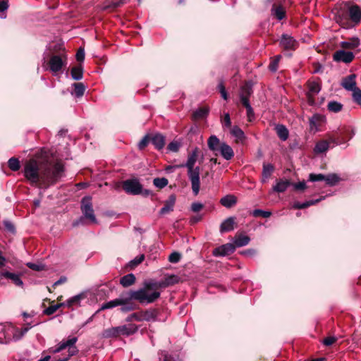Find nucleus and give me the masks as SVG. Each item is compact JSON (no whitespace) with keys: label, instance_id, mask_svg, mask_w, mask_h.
<instances>
[{"label":"nucleus","instance_id":"1","mask_svg":"<svg viewBox=\"0 0 361 361\" xmlns=\"http://www.w3.org/2000/svg\"><path fill=\"white\" fill-rule=\"evenodd\" d=\"M63 171L60 161L52 163L48 152L42 151L25 163L23 173L31 185L47 189L62 177Z\"/></svg>","mask_w":361,"mask_h":361},{"label":"nucleus","instance_id":"2","mask_svg":"<svg viewBox=\"0 0 361 361\" xmlns=\"http://www.w3.org/2000/svg\"><path fill=\"white\" fill-rule=\"evenodd\" d=\"M174 276L166 278L164 281H146L143 287L136 290H130L128 293L130 299L138 301L141 304H150L156 301L160 297L159 289L166 288L173 284Z\"/></svg>","mask_w":361,"mask_h":361},{"label":"nucleus","instance_id":"3","mask_svg":"<svg viewBox=\"0 0 361 361\" xmlns=\"http://www.w3.org/2000/svg\"><path fill=\"white\" fill-rule=\"evenodd\" d=\"M77 341L76 337H71L50 348L49 353L56 355L52 361H68L72 356L76 355L78 352L75 345Z\"/></svg>","mask_w":361,"mask_h":361},{"label":"nucleus","instance_id":"4","mask_svg":"<svg viewBox=\"0 0 361 361\" xmlns=\"http://www.w3.org/2000/svg\"><path fill=\"white\" fill-rule=\"evenodd\" d=\"M197 159V150H194L189 154L185 164V166L188 168V175L192 185V190L195 195L199 193L200 188V168L198 166L194 168Z\"/></svg>","mask_w":361,"mask_h":361},{"label":"nucleus","instance_id":"5","mask_svg":"<svg viewBox=\"0 0 361 361\" xmlns=\"http://www.w3.org/2000/svg\"><path fill=\"white\" fill-rule=\"evenodd\" d=\"M67 64V56L65 54L53 55L50 57L47 65L49 71L56 75Z\"/></svg>","mask_w":361,"mask_h":361},{"label":"nucleus","instance_id":"6","mask_svg":"<svg viewBox=\"0 0 361 361\" xmlns=\"http://www.w3.org/2000/svg\"><path fill=\"white\" fill-rule=\"evenodd\" d=\"M81 210L84 216L92 224H97V219L92 208V198L89 196L84 197L81 201Z\"/></svg>","mask_w":361,"mask_h":361},{"label":"nucleus","instance_id":"7","mask_svg":"<svg viewBox=\"0 0 361 361\" xmlns=\"http://www.w3.org/2000/svg\"><path fill=\"white\" fill-rule=\"evenodd\" d=\"M157 317V311L149 309L145 311L133 313L128 318V321L136 320L137 322L155 320Z\"/></svg>","mask_w":361,"mask_h":361},{"label":"nucleus","instance_id":"8","mask_svg":"<svg viewBox=\"0 0 361 361\" xmlns=\"http://www.w3.org/2000/svg\"><path fill=\"white\" fill-rule=\"evenodd\" d=\"M308 91L307 92V102L310 106L315 104L314 97L321 90V81L319 79L316 80H309L307 82Z\"/></svg>","mask_w":361,"mask_h":361},{"label":"nucleus","instance_id":"9","mask_svg":"<svg viewBox=\"0 0 361 361\" xmlns=\"http://www.w3.org/2000/svg\"><path fill=\"white\" fill-rule=\"evenodd\" d=\"M349 130L346 128H338L337 130L334 131L327 135V138L334 145L345 143L347 141L345 134L348 133Z\"/></svg>","mask_w":361,"mask_h":361},{"label":"nucleus","instance_id":"10","mask_svg":"<svg viewBox=\"0 0 361 361\" xmlns=\"http://www.w3.org/2000/svg\"><path fill=\"white\" fill-rule=\"evenodd\" d=\"M123 189L128 194L139 195L142 193V186L136 179L126 180L123 182Z\"/></svg>","mask_w":361,"mask_h":361},{"label":"nucleus","instance_id":"11","mask_svg":"<svg viewBox=\"0 0 361 361\" xmlns=\"http://www.w3.org/2000/svg\"><path fill=\"white\" fill-rule=\"evenodd\" d=\"M309 121L310 130L316 133L320 130V127L325 123L326 118L323 115L315 114L310 118Z\"/></svg>","mask_w":361,"mask_h":361},{"label":"nucleus","instance_id":"12","mask_svg":"<svg viewBox=\"0 0 361 361\" xmlns=\"http://www.w3.org/2000/svg\"><path fill=\"white\" fill-rule=\"evenodd\" d=\"M354 54L351 51H345V50H338L334 52L333 59L337 62L350 63L354 59Z\"/></svg>","mask_w":361,"mask_h":361},{"label":"nucleus","instance_id":"13","mask_svg":"<svg viewBox=\"0 0 361 361\" xmlns=\"http://www.w3.org/2000/svg\"><path fill=\"white\" fill-rule=\"evenodd\" d=\"M235 248L233 244L227 243L215 248L213 250L214 256H226L232 254Z\"/></svg>","mask_w":361,"mask_h":361},{"label":"nucleus","instance_id":"14","mask_svg":"<svg viewBox=\"0 0 361 361\" xmlns=\"http://www.w3.org/2000/svg\"><path fill=\"white\" fill-rule=\"evenodd\" d=\"M280 46L286 50L295 49L297 46V42L291 36L283 34L280 40Z\"/></svg>","mask_w":361,"mask_h":361},{"label":"nucleus","instance_id":"15","mask_svg":"<svg viewBox=\"0 0 361 361\" xmlns=\"http://www.w3.org/2000/svg\"><path fill=\"white\" fill-rule=\"evenodd\" d=\"M176 202V196L171 195L164 202V207L160 209L159 213L161 215L168 214L173 210Z\"/></svg>","mask_w":361,"mask_h":361},{"label":"nucleus","instance_id":"16","mask_svg":"<svg viewBox=\"0 0 361 361\" xmlns=\"http://www.w3.org/2000/svg\"><path fill=\"white\" fill-rule=\"evenodd\" d=\"M121 336H128L134 334L138 330V326L135 324H128L118 326Z\"/></svg>","mask_w":361,"mask_h":361},{"label":"nucleus","instance_id":"17","mask_svg":"<svg viewBox=\"0 0 361 361\" xmlns=\"http://www.w3.org/2000/svg\"><path fill=\"white\" fill-rule=\"evenodd\" d=\"M355 75L351 74L348 77L343 78L342 81V86L348 91H352L355 90L356 87V82H355Z\"/></svg>","mask_w":361,"mask_h":361},{"label":"nucleus","instance_id":"18","mask_svg":"<svg viewBox=\"0 0 361 361\" xmlns=\"http://www.w3.org/2000/svg\"><path fill=\"white\" fill-rule=\"evenodd\" d=\"M235 225V218L229 217L224 220L220 226V232L225 233L233 231Z\"/></svg>","mask_w":361,"mask_h":361},{"label":"nucleus","instance_id":"19","mask_svg":"<svg viewBox=\"0 0 361 361\" xmlns=\"http://www.w3.org/2000/svg\"><path fill=\"white\" fill-rule=\"evenodd\" d=\"M219 151H220L221 156L226 160L231 159L234 156L233 149L225 142L221 144Z\"/></svg>","mask_w":361,"mask_h":361},{"label":"nucleus","instance_id":"20","mask_svg":"<svg viewBox=\"0 0 361 361\" xmlns=\"http://www.w3.org/2000/svg\"><path fill=\"white\" fill-rule=\"evenodd\" d=\"M360 44L358 37H352L347 41H343L340 43V47L343 49H354L357 48Z\"/></svg>","mask_w":361,"mask_h":361},{"label":"nucleus","instance_id":"21","mask_svg":"<svg viewBox=\"0 0 361 361\" xmlns=\"http://www.w3.org/2000/svg\"><path fill=\"white\" fill-rule=\"evenodd\" d=\"M349 16L352 21L357 23L361 20V8L357 5L349 7Z\"/></svg>","mask_w":361,"mask_h":361},{"label":"nucleus","instance_id":"22","mask_svg":"<svg viewBox=\"0 0 361 361\" xmlns=\"http://www.w3.org/2000/svg\"><path fill=\"white\" fill-rule=\"evenodd\" d=\"M230 133L235 138L236 143H243L245 140L244 132L238 126L231 128Z\"/></svg>","mask_w":361,"mask_h":361},{"label":"nucleus","instance_id":"23","mask_svg":"<svg viewBox=\"0 0 361 361\" xmlns=\"http://www.w3.org/2000/svg\"><path fill=\"white\" fill-rule=\"evenodd\" d=\"M128 302V299L116 298L115 300L107 302L102 305L99 310L111 309L120 305H125Z\"/></svg>","mask_w":361,"mask_h":361},{"label":"nucleus","instance_id":"24","mask_svg":"<svg viewBox=\"0 0 361 361\" xmlns=\"http://www.w3.org/2000/svg\"><path fill=\"white\" fill-rule=\"evenodd\" d=\"M221 144V143L220 142L219 139L216 135H211L208 138V147L211 151L214 152L219 151Z\"/></svg>","mask_w":361,"mask_h":361},{"label":"nucleus","instance_id":"25","mask_svg":"<svg viewBox=\"0 0 361 361\" xmlns=\"http://www.w3.org/2000/svg\"><path fill=\"white\" fill-rule=\"evenodd\" d=\"M331 144L332 143L329 141V138L327 140H320L316 144L314 152L316 153H323L330 147Z\"/></svg>","mask_w":361,"mask_h":361},{"label":"nucleus","instance_id":"26","mask_svg":"<svg viewBox=\"0 0 361 361\" xmlns=\"http://www.w3.org/2000/svg\"><path fill=\"white\" fill-rule=\"evenodd\" d=\"M252 94V87L249 83H245L241 88L240 91V101L242 104H244V99L249 102V97Z\"/></svg>","mask_w":361,"mask_h":361},{"label":"nucleus","instance_id":"27","mask_svg":"<svg viewBox=\"0 0 361 361\" xmlns=\"http://www.w3.org/2000/svg\"><path fill=\"white\" fill-rule=\"evenodd\" d=\"M3 276L6 279H10L17 286H22L23 284L18 274L6 271L3 274Z\"/></svg>","mask_w":361,"mask_h":361},{"label":"nucleus","instance_id":"28","mask_svg":"<svg viewBox=\"0 0 361 361\" xmlns=\"http://www.w3.org/2000/svg\"><path fill=\"white\" fill-rule=\"evenodd\" d=\"M250 242V238L245 235H236L234 240L233 245L235 247H243L247 245Z\"/></svg>","mask_w":361,"mask_h":361},{"label":"nucleus","instance_id":"29","mask_svg":"<svg viewBox=\"0 0 361 361\" xmlns=\"http://www.w3.org/2000/svg\"><path fill=\"white\" fill-rule=\"evenodd\" d=\"M237 202V198L234 196V195H228L224 197H222L220 200V203L227 207V208H230L231 207H233V205H235Z\"/></svg>","mask_w":361,"mask_h":361},{"label":"nucleus","instance_id":"30","mask_svg":"<svg viewBox=\"0 0 361 361\" xmlns=\"http://www.w3.org/2000/svg\"><path fill=\"white\" fill-rule=\"evenodd\" d=\"M290 185V182L287 180L280 179L273 187V190L277 192H283L286 190L287 188Z\"/></svg>","mask_w":361,"mask_h":361},{"label":"nucleus","instance_id":"31","mask_svg":"<svg viewBox=\"0 0 361 361\" xmlns=\"http://www.w3.org/2000/svg\"><path fill=\"white\" fill-rule=\"evenodd\" d=\"M276 134L279 137L285 141L288 138L289 133L286 127L283 125H277L275 128Z\"/></svg>","mask_w":361,"mask_h":361},{"label":"nucleus","instance_id":"32","mask_svg":"<svg viewBox=\"0 0 361 361\" xmlns=\"http://www.w3.org/2000/svg\"><path fill=\"white\" fill-rule=\"evenodd\" d=\"M151 140L154 147L158 149H162L165 145V138L161 134L154 135Z\"/></svg>","mask_w":361,"mask_h":361},{"label":"nucleus","instance_id":"33","mask_svg":"<svg viewBox=\"0 0 361 361\" xmlns=\"http://www.w3.org/2000/svg\"><path fill=\"white\" fill-rule=\"evenodd\" d=\"M341 180V178L336 173H330L325 176V182L326 184L329 186H334L337 185Z\"/></svg>","mask_w":361,"mask_h":361},{"label":"nucleus","instance_id":"34","mask_svg":"<svg viewBox=\"0 0 361 361\" xmlns=\"http://www.w3.org/2000/svg\"><path fill=\"white\" fill-rule=\"evenodd\" d=\"M31 328L30 324L21 329H12L13 336L15 340L21 338Z\"/></svg>","mask_w":361,"mask_h":361},{"label":"nucleus","instance_id":"35","mask_svg":"<svg viewBox=\"0 0 361 361\" xmlns=\"http://www.w3.org/2000/svg\"><path fill=\"white\" fill-rule=\"evenodd\" d=\"M135 282V276L133 274L125 275L120 279V283L123 287H129L134 284Z\"/></svg>","mask_w":361,"mask_h":361},{"label":"nucleus","instance_id":"36","mask_svg":"<svg viewBox=\"0 0 361 361\" xmlns=\"http://www.w3.org/2000/svg\"><path fill=\"white\" fill-rule=\"evenodd\" d=\"M102 335H103V337H104V338H114V337H118V336H121L118 326L111 327V328L105 329L103 331Z\"/></svg>","mask_w":361,"mask_h":361},{"label":"nucleus","instance_id":"37","mask_svg":"<svg viewBox=\"0 0 361 361\" xmlns=\"http://www.w3.org/2000/svg\"><path fill=\"white\" fill-rule=\"evenodd\" d=\"M274 166L273 165L268 164H264L263 165V170H262V181L265 182L267 179H268L271 175L272 174L274 171Z\"/></svg>","mask_w":361,"mask_h":361},{"label":"nucleus","instance_id":"38","mask_svg":"<svg viewBox=\"0 0 361 361\" xmlns=\"http://www.w3.org/2000/svg\"><path fill=\"white\" fill-rule=\"evenodd\" d=\"M208 112H209V109L207 108H205V107L200 108L193 113V114H192L193 118L195 120L202 119L207 116V115L208 114Z\"/></svg>","mask_w":361,"mask_h":361},{"label":"nucleus","instance_id":"39","mask_svg":"<svg viewBox=\"0 0 361 361\" xmlns=\"http://www.w3.org/2000/svg\"><path fill=\"white\" fill-rule=\"evenodd\" d=\"M74 91L73 94L77 97H80L84 94L85 87L82 82H77L73 84Z\"/></svg>","mask_w":361,"mask_h":361},{"label":"nucleus","instance_id":"40","mask_svg":"<svg viewBox=\"0 0 361 361\" xmlns=\"http://www.w3.org/2000/svg\"><path fill=\"white\" fill-rule=\"evenodd\" d=\"M71 76L75 80H79L82 78V68L80 66H74L71 69Z\"/></svg>","mask_w":361,"mask_h":361},{"label":"nucleus","instance_id":"41","mask_svg":"<svg viewBox=\"0 0 361 361\" xmlns=\"http://www.w3.org/2000/svg\"><path fill=\"white\" fill-rule=\"evenodd\" d=\"M320 201V199H318V200H310V201H307L304 203H300V202H296L293 204V207L294 209H305V208H307L311 205H313V204H317V202H319Z\"/></svg>","mask_w":361,"mask_h":361},{"label":"nucleus","instance_id":"42","mask_svg":"<svg viewBox=\"0 0 361 361\" xmlns=\"http://www.w3.org/2000/svg\"><path fill=\"white\" fill-rule=\"evenodd\" d=\"M272 14L278 20H282L285 17V11L282 6H274L272 8Z\"/></svg>","mask_w":361,"mask_h":361},{"label":"nucleus","instance_id":"43","mask_svg":"<svg viewBox=\"0 0 361 361\" xmlns=\"http://www.w3.org/2000/svg\"><path fill=\"white\" fill-rule=\"evenodd\" d=\"M9 169L13 171H16L20 169V161L17 158L12 157L8 161Z\"/></svg>","mask_w":361,"mask_h":361},{"label":"nucleus","instance_id":"44","mask_svg":"<svg viewBox=\"0 0 361 361\" xmlns=\"http://www.w3.org/2000/svg\"><path fill=\"white\" fill-rule=\"evenodd\" d=\"M327 107L330 111L337 113V112H339L340 111H341L343 105L338 102L334 101V102H330L328 104Z\"/></svg>","mask_w":361,"mask_h":361},{"label":"nucleus","instance_id":"45","mask_svg":"<svg viewBox=\"0 0 361 361\" xmlns=\"http://www.w3.org/2000/svg\"><path fill=\"white\" fill-rule=\"evenodd\" d=\"M127 0H112L110 2L106 3L105 8H116L125 4Z\"/></svg>","mask_w":361,"mask_h":361},{"label":"nucleus","instance_id":"46","mask_svg":"<svg viewBox=\"0 0 361 361\" xmlns=\"http://www.w3.org/2000/svg\"><path fill=\"white\" fill-rule=\"evenodd\" d=\"M244 100V104H242L246 108L248 121H252V119L255 118L254 111L252 106H250L249 102H247L245 99Z\"/></svg>","mask_w":361,"mask_h":361},{"label":"nucleus","instance_id":"47","mask_svg":"<svg viewBox=\"0 0 361 361\" xmlns=\"http://www.w3.org/2000/svg\"><path fill=\"white\" fill-rule=\"evenodd\" d=\"M168 180L166 178H156L153 180L154 185L158 188H164L168 185Z\"/></svg>","mask_w":361,"mask_h":361},{"label":"nucleus","instance_id":"48","mask_svg":"<svg viewBox=\"0 0 361 361\" xmlns=\"http://www.w3.org/2000/svg\"><path fill=\"white\" fill-rule=\"evenodd\" d=\"M63 303L51 305L49 307L44 310V314L47 315H51L55 313L57 310L63 306Z\"/></svg>","mask_w":361,"mask_h":361},{"label":"nucleus","instance_id":"49","mask_svg":"<svg viewBox=\"0 0 361 361\" xmlns=\"http://www.w3.org/2000/svg\"><path fill=\"white\" fill-rule=\"evenodd\" d=\"M271 213L268 211H264L262 209H255L252 212V215L255 217L262 216L264 218H268L271 216Z\"/></svg>","mask_w":361,"mask_h":361},{"label":"nucleus","instance_id":"50","mask_svg":"<svg viewBox=\"0 0 361 361\" xmlns=\"http://www.w3.org/2000/svg\"><path fill=\"white\" fill-rule=\"evenodd\" d=\"M126 299H128V302L126 303L125 305H120L121 307V310L122 312H128V311H131V310H133L136 308V305H133L132 302H130V300L132 299H130V296L128 298H127Z\"/></svg>","mask_w":361,"mask_h":361},{"label":"nucleus","instance_id":"51","mask_svg":"<svg viewBox=\"0 0 361 361\" xmlns=\"http://www.w3.org/2000/svg\"><path fill=\"white\" fill-rule=\"evenodd\" d=\"M281 56L280 55L276 56L271 61L269 68L270 71L275 72L278 68V64L281 59Z\"/></svg>","mask_w":361,"mask_h":361},{"label":"nucleus","instance_id":"52","mask_svg":"<svg viewBox=\"0 0 361 361\" xmlns=\"http://www.w3.org/2000/svg\"><path fill=\"white\" fill-rule=\"evenodd\" d=\"M353 92V97L354 101L358 104H361V90L358 87H356L355 90H352Z\"/></svg>","mask_w":361,"mask_h":361},{"label":"nucleus","instance_id":"53","mask_svg":"<svg viewBox=\"0 0 361 361\" xmlns=\"http://www.w3.org/2000/svg\"><path fill=\"white\" fill-rule=\"evenodd\" d=\"M80 299H81V296L80 295H75L74 297H72L71 298L68 299L67 301H66V306L68 307H72L73 305H78L79 304L80 301Z\"/></svg>","mask_w":361,"mask_h":361},{"label":"nucleus","instance_id":"54","mask_svg":"<svg viewBox=\"0 0 361 361\" xmlns=\"http://www.w3.org/2000/svg\"><path fill=\"white\" fill-rule=\"evenodd\" d=\"M221 121L224 128L226 127L231 128V121L228 113H226L224 115Z\"/></svg>","mask_w":361,"mask_h":361},{"label":"nucleus","instance_id":"55","mask_svg":"<svg viewBox=\"0 0 361 361\" xmlns=\"http://www.w3.org/2000/svg\"><path fill=\"white\" fill-rule=\"evenodd\" d=\"M309 180H310L312 182L321 181V180L325 181V175H323L322 173H319V174L310 173L309 176Z\"/></svg>","mask_w":361,"mask_h":361},{"label":"nucleus","instance_id":"56","mask_svg":"<svg viewBox=\"0 0 361 361\" xmlns=\"http://www.w3.org/2000/svg\"><path fill=\"white\" fill-rule=\"evenodd\" d=\"M179 148H180V144L176 141L170 142L167 147V149L169 151H171L173 152H178Z\"/></svg>","mask_w":361,"mask_h":361},{"label":"nucleus","instance_id":"57","mask_svg":"<svg viewBox=\"0 0 361 361\" xmlns=\"http://www.w3.org/2000/svg\"><path fill=\"white\" fill-rule=\"evenodd\" d=\"M150 138L148 135L145 136L138 143V147L140 149H143L148 143L149 142Z\"/></svg>","mask_w":361,"mask_h":361},{"label":"nucleus","instance_id":"58","mask_svg":"<svg viewBox=\"0 0 361 361\" xmlns=\"http://www.w3.org/2000/svg\"><path fill=\"white\" fill-rule=\"evenodd\" d=\"M180 259V255L178 252H173L169 257V260L171 263H177Z\"/></svg>","mask_w":361,"mask_h":361},{"label":"nucleus","instance_id":"59","mask_svg":"<svg viewBox=\"0 0 361 361\" xmlns=\"http://www.w3.org/2000/svg\"><path fill=\"white\" fill-rule=\"evenodd\" d=\"M218 87H219V92L221 94V97L224 99H227L228 98V95H227V93H226V89H225V86L224 85V83L222 82H221L219 85H218Z\"/></svg>","mask_w":361,"mask_h":361},{"label":"nucleus","instance_id":"60","mask_svg":"<svg viewBox=\"0 0 361 361\" xmlns=\"http://www.w3.org/2000/svg\"><path fill=\"white\" fill-rule=\"evenodd\" d=\"M145 259L144 255H141L130 262L132 266L135 267L140 264Z\"/></svg>","mask_w":361,"mask_h":361},{"label":"nucleus","instance_id":"61","mask_svg":"<svg viewBox=\"0 0 361 361\" xmlns=\"http://www.w3.org/2000/svg\"><path fill=\"white\" fill-rule=\"evenodd\" d=\"M293 185L294 187V189L296 190H304L307 188L306 183L305 181L294 183Z\"/></svg>","mask_w":361,"mask_h":361},{"label":"nucleus","instance_id":"62","mask_svg":"<svg viewBox=\"0 0 361 361\" xmlns=\"http://www.w3.org/2000/svg\"><path fill=\"white\" fill-rule=\"evenodd\" d=\"M76 59L78 61H82L85 59V51L83 49L80 48L75 55Z\"/></svg>","mask_w":361,"mask_h":361},{"label":"nucleus","instance_id":"63","mask_svg":"<svg viewBox=\"0 0 361 361\" xmlns=\"http://www.w3.org/2000/svg\"><path fill=\"white\" fill-rule=\"evenodd\" d=\"M203 208V204L200 202H194L191 205V209L194 212H198Z\"/></svg>","mask_w":361,"mask_h":361},{"label":"nucleus","instance_id":"64","mask_svg":"<svg viewBox=\"0 0 361 361\" xmlns=\"http://www.w3.org/2000/svg\"><path fill=\"white\" fill-rule=\"evenodd\" d=\"M159 361H175L174 359L168 354H162L161 357H159Z\"/></svg>","mask_w":361,"mask_h":361}]
</instances>
